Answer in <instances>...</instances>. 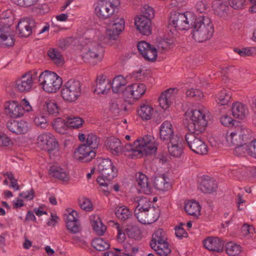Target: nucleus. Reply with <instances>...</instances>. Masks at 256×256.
<instances>
[{
  "instance_id": "1",
  "label": "nucleus",
  "mask_w": 256,
  "mask_h": 256,
  "mask_svg": "<svg viewBox=\"0 0 256 256\" xmlns=\"http://www.w3.org/2000/svg\"><path fill=\"white\" fill-rule=\"evenodd\" d=\"M190 120L186 126L189 132L185 136V140L189 148L198 154H206L208 152V146L199 136L207 126L206 115L200 110L192 111Z\"/></svg>"
},
{
  "instance_id": "2",
  "label": "nucleus",
  "mask_w": 256,
  "mask_h": 256,
  "mask_svg": "<svg viewBox=\"0 0 256 256\" xmlns=\"http://www.w3.org/2000/svg\"><path fill=\"white\" fill-rule=\"evenodd\" d=\"M97 170L100 175L96 181L101 187H104L103 192L112 190V180L117 176L118 168L110 158H99L96 160Z\"/></svg>"
},
{
  "instance_id": "3",
  "label": "nucleus",
  "mask_w": 256,
  "mask_h": 256,
  "mask_svg": "<svg viewBox=\"0 0 256 256\" xmlns=\"http://www.w3.org/2000/svg\"><path fill=\"white\" fill-rule=\"evenodd\" d=\"M191 34L193 38L198 42L210 39L214 32V26L210 19L204 15L195 18L191 24Z\"/></svg>"
},
{
  "instance_id": "4",
  "label": "nucleus",
  "mask_w": 256,
  "mask_h": 256,
  "mask_svg": "<svg viewBox=\"0 0 256 256\" xmlns=\"http://www.w3.org/2000/svg\"><path fill=\"white\" fill-rule=\"evenodd\" d=\"M122 152H138V155L148 156L154 154L157 150L154 138L150 135H146L141 139H137L132 144H128L122 147Z\"/></svg>"
},
{
  "instance_id": "5",
  "label": "nucleus",
  "mask_w": 256,
  "mask_h": 256,
  "mask_svg": "<svg viewBox=\"0 0 256 256\" xmlns=\"http://www.w3.org/2000/svg\"><path fill=\"white\" fill-rule=\"evenodd\" d=\"M40 84L48 92H55L62 85V80L56 73L49 70L42 72L38 77Z\"/></svg>"
},
{
  "instance_id": "6",
  "label": "nucleus",
  "mask_w": 256,
  "mask_h": 256,
  "mask_svg": "<svg viewBox=\"0 0 256 256\" xmlns=\"http://www.w3.org/2000/svg\"><path fill=\"white\" fill-rule=\"evenodd\" d=\"M118 0H100L97 3L94 12L96 16L100 20L110 18L118 10Z\"/></svg>"
},
{
  "instance_id": "7",
  "label": "nucleus",
  "mask_w": 256,
  "mask_h": 256,
  "mask_svg": "<svg viewBox=\"0 0 256 256\" xmlns=\"http://www.w3.org/2000/svg\"><path fill=\"white\" fill-rule=\"evenodd\" d=\"M188 12L180 13L173 11L170 13L168 28L172 32V30H184L190 28V20L188 18Z\"/></svg>"
},
{
  "instance_id": "8",
  "label": "nucleus",
  "mask_w": 256,
  "mask_h": 256,
  "mask_svg": "<svg viewBox=\"0 0 256 256\" xmlns=\"http://www.w3.org/2000/svg\"><path fill=\"white\" fill-rule=\"evenodd\" d=\"M81 84L75 80H68L61 90L62 96L68 102L76 101L81 95Z\"/></svg>"
},
{
  "instance_id": "9",
  "label": "nucleus",
  "mask_w": 256,
  "mask_h": 256,
  "mask_svg": "<svg viewBox=\"0 0 256 256\" xmlns=\"http://www.w3.org/2000/svg\"><path fill=\"white\" fill-rule=\"evenodd\" d=\"M104 52V48L100 44L92 42L88 44V50L83 56L84 62L94 66L102 61Z\"/></svg>"
},
{
  "instance_id": "10",
  "label": "nucleus",
  "mask_w": 256,
  "mask_h": 256,
  "mask_svg": "<svg viewBox=\"0 0 256 256\" xmlns=\"http://www.w3.org/2000/svg\"><path fill=\"white\" fill-rule=\"evenodd\" d=\"M38 146L48 152L50 157L54 156L58 152V144L50 134H44L38 138Z\"/></svg>"
},
{
  "instance_id": "11",
  "label": "nucleus",
  "mask_w": 256,
  "mask_h": 256,
  "mask_svg": "<svg viewBox=\"0 0 256 256\" xmlns=\"http://www.w3.org/2000/svg\"><path fill=\"white\" fill-rule=\"evenodd\" d=\"M36 31V23L30 18H24L20 20L16 27V32L20 37H28Z\"/></svg>"
},
{
  "instance_id": "12",
  "label": "nucleus",
  "mask_w": 256,
  "mask_h": 256,
  "mask_svg": "<svg viewBox=\"0 0 256 256\" xmlns=\"http://www.w3.org/2000/svg\"><path fill=\"white\" fill-rule=\"evenodd\" d=\"M109 28L106 32V36L109 40H115L124 28L125 22L123 18H112V20L108 23Z\"/></svg>"
},
{
  "instance_id": "13",
  "label": "nucleus",
  "mask_w": 256,
  "mask_h": 256,
  "mask_svg": "<svg viewBox=\"0 0 256 256\" xmlns=\"http://www.w3.org/2000/svg\"><path fill=\"white\" fill-rule=\"evenodd\" d=\"M160 214V210L158 206L151 207L150 209L136 213V218L144 224H150L156 222Z\"/></svg>"
},
{
  "instance_id": "14",
  "label": "nucleus",
  "mask_w": 256,
  "mask_h": 256,
  "mask_svg": "<svg viewBox=\"0 0 256 256\" xmlns=\"http://www.w3.org/2000/svg\"><path fill=\"white\" fill-rule=\"evenodd\" d=\"M230 134L227 133L226 138L228 144L230 146H234L242 144L244 142L243 136L246 131L242 126L237 125L230 130Z\"/></svg>"
},
{
  "instance_id": "15",
  "label": "nucleus",
  "mask_w": 256,
  "mask_h": 256,
  "mask_svg": "<svg viewBox=\"0 0 256 256\" xmlns=\"http://www.w3.org/2000/svg\"><path fill=\"white\" fill-rule=\"evenodd\" d=\"M139 52L144 59L149 62H154L157 58L156 48L145 41L139 42L137 45Z\"/></svg>"
},
{
  "instance_id": "16",
  "label": "nucleus",
  "mask_w": 256,
  "mask_h": 256,
  "mask_svg": "<svg viewBox=\"0 0 256 256\" xmlns=\"http://www.w3.org/2000/svg\"><path fill=\"white\" fill-rule=\"evenodd\" d=\"M96 152L86 144L80 145L74 151V156L80 161L88 162L96 156Z\"/></svg>"
},
{
  "instance_id": "17",
  "label": "nucleus",
  "mask_w": 256,
  "mask_h": 256,
  "mask_svg": "<svg viewBox=\"0 0 256 256\" xmlns=\"http://www.w3.org/2000/svg\"><path fill=\"white\" fill-rule=\"evenodd\" d=\"M216 180L208 176H203L198 180V190L202 192H215L218 190Z\"/></svg>"
},
{
  "instance_id": "18",
  "label": "nucleus",
  "mask_w": 256,
  "mask_h": 256,
  "mask_svg": "<svg viewBox=\"0 0 256 256\" xmlns=\"http://www.w3.org/2000/svg\"><path fill=\"white\" fill-rule=\"evenodd\" d=\"M146 87L144 84H134L124 88V94L128 98L138 100L144 96Z\"/></svg>"
},
{
  "instance_id": "19",
  "label": "nucleus",
  "mask_w": 256,
  "mask_h": 256,
  "mask_svg": "<svg viewBox=\"0 0 256 256\" xmlns=\"http://www.w3.org/2000/svg\"><path fill=\"white\" fill-rule=\"evenodd\" d=\"M16 90L20 92H27L31 91L34 88V82L30 74H24L14 84Z\"/></svg>"
},
{
  "instance_id": "20",
  "label": "nucleus",
  "mask_w": 256,
  "mask_h": 256,
  "mask_svg": "<svg viewBox=\"0 0 256 256\" xmlns=\"http://www.w3.org/2000/svg\"><path fill=\"white\" fill-rule=\"evenodd\" d=\"M67 229L72 234H77L81 231V227L78 220V214L74 210L70 212L65 220Z\"/></svg>"
},
{
  "instance_id": "21",
  "label": "nucleus",
  "mask_w": 256,
  "mask_h": 256,
  "mask_svg": "<svg viewBox=\"0 0 256 256\" xmlns=\"http://www.w3.org/2000/svg\"><path fill=\"white\" fill-rule=\"evenodd\" d=\"M168 144V150L170 156L180 158L183 154V140L179 137L172 138Z\"/></svg>"
},
{
  "instance_id": "22",
  "label": "nucleus",
  "mask_w": 256,
  "mask_h": 256,
  "mask_svg": "<svg viewBox=\"0 0 256 256\" xmlns=\"http://www.w3.org/2000/svg\"><path fill=\"white\" fill-rule=\"evenodd\" d=\"M160 137L162 140L167 143L172 141V138L178 137L174 134L173 126L169 121H165L162 124L160 130Z\"/></svg>"
},
{
  "instance_id": "23",
  "label": "nucleus",
  "mask_w": 256,
  "mask_h": 256,
  "mask_svg": "<svg viewBox=\"0 0 256 256\" xmlns=\"http://www.w3.org/2000/svg\"><path fill=\"white\" fill-rule=\"evenodd\" d=\"M204 247L207 250L215 252L222 250L224 242L218 237L209 236L203 240Z\"/></svg>"
},
{
  "instance_id": "24",
  "label": "nucleus",
  "mask_w": 256,
  "mask_h": 256,
  "mask_svg": "<svg viewBox=\"0 0 256 256\" xmlns=\"http://www.w3.org/2000/svg\"><path fill=\"white\" fill-rule=\"evenodd\" d=\"M6 112L11 118H16L24 114L23 107L16 101L7 102L4 104Z\"/></svg>"
},
{
  "instance_id": "25",
  "label": "nucleus",
  "mask_w": 256,
  "mask_h": 256,
  "mask_svg": "<svg viewBox=\"0 0 256 256\" xmlns=\"http://www.w3.org/2000/svg\"><path fill=\"white\" fill-rule=\"evenodd\" d=\"M6 126L10 131L18 134H26L28 130V124L24 120H10Z\"/></svg>"
},
{
  "instance_id": "26",
  "label": "nucleus",
  "mask_w": 256,
  "mask_h": 256,
  "mask_svg": "<svg viewBox=\"0 0 256 256\" xmlns=\"http://www.w3.org/2000/svg\"><path fill=\"white\" fill-rule=\"evenodd\" d=\"M48 174L52 177L62 182H68L70 180V176L66 171L58 165H52L48 170Z\"/></svg>"
},
{
  "instance_id": "27",
  "label": "nucleus",
  "mask_w": 256,
  "mask_h": 256,
  "mask_svg": "<svg viewBox=\"0 0 256 256\" xmlns=\"http://www.w3.org/2000/svg\"><path fill=\"white\" fill-rule=\"evenodd\" d=\"M150 23L151 20L144 16H140L135 19V25L138 30L144 36H149L151 34Z\"/></svg>"
},
{
  "instance_id": "28",
  "label": "nucleus",
  "mask_w": 256,
  "mask_h": 256,
  "mask_svg": "<svg viewBox=\"0 0 256 256\" xmlns=\"http://www.w3.org/2000/svg\"><path fill=\"white\" fill-rule=\"evenodd\" d=\"M178 90L176 88H168L162 92L158 98L160 106L164 110H166L172 104L171 100L173 98L174 93H176Z\"/></svg>"
},
{
  "instance_id": "29",
  "label": "nucleus",
  "mask_w": 256,
  "mask_h": 256,
  "mask_svg": "<svg viewBox=\"0 0 256 256\" xmlns=\"http://www.w3.org/2000/svg\"><path fill=\"white\" fill-rule=\"evenodd\" d=\"M111 89L110 80L104 76H99L96 80V88L94 92L98 94H107Z\"/></svg>"
},
{
  "instance_id": "30",
  "label": "nucleus",
  "mask_w": 256,
  "mask_h": 256,
  "mask_svg": "<svg viewBox=\"0 0 256 256\" xmlns=\"http://www.w3.org/2000/svg\"><path fill=\"white\" fill-rule=\"evenodd\" d=\"M136 184L138 192L150 191L148 183V178L142 172H138L136 174Z\"/></svg>"
},
{
  "instance_id": "31",
  "label": "nucleus",
  "mask_w": 256,
  "mask_h": 256,
  "mask_svg": "<svg viewBox=\"0 0 256 256\" xmlns=\"http://www.w3.org/2000/svg\"><path fill=\"white\" fill-rule=\"evenodd\" d=\"M166 232L162 228L156 230L152 236V239L150 242L152 248H155L157 244H162L168 243Z\"/></svg>"
},
{
  "instance_id": "32",
  "label": "nucleus",
  "mask_w": 256,
  "mask_h": 256,
  "mask_svg": "<svg viewBox=\"0 0 256 256\" xmlns=\"http://www.w3.org/2000/svg\"><path fill=\"white\" fill-rule=\"evenodd\" d=\"M168 178L165 174H158L154 177V184L155 188L160 191L165 192L171 188L170 184L166 181Z\"/></svg>"
},
{
  "instance_id": "33",
  "label": "nucleus",
  "mask_w": 256,
  "mask_h": 256,
  "mask_svg": "<svg viewBox=\"0 0 256 256\" xmlns=\"http://www.w3.org/2000/svg\"><path fill=\"white\" fill-rule=\"evenodd\" d=\"M232 114L236 118L243 119L248 114L247 106L241 102H236L232 108Z\"/></svg>"
},
{
  "instance_id": "34",
  "label": "nucleus",
  "mask_w": 256,
  "mask_h": 256,
  "mask_svg": "<svg viewBox=\"0 0 256 256\" xmlns=\"http://www.w3.org/2000/svg\"><path fill=\"white\" fill-rule=\"evenodd\" d=\"M106 145L112 152V154L118 155L122 152V148L120 140L115 137L108 138L106 142Z\"/></svg>"
},
{
  "instance_id": "35",
  "label": "nucleus",
  "mask_w": 256,
  "mask_h": 256,
  "mask_svg": "<svg viewBox=\"0 0 256 256\" xmlns=\"http://www.w3.org/2000/svg\"><path fill=\"white\" fill-rule=\"evenodd\" d=\"M201 207L195 200H189L184 206V210L188 215L196 216L200 215Z\"/></svg>"
},
{
  "instance_id": "36",
  "label": "nucleus",
  "mask_w": 256,
  "mask_h": 256,
  "mask_svg": "<svg viewBox=\"0 0 256 256\" xmlns=\"http://www.w3.org/2000/svg\"><path fill=\"white\" fill-rule=\"evenodd\" d=\"M127 81L126 78L122 75L116 76L110 82L111 88L114 93H118L123 92L124 88L126 85Z\"/></svg>"
},
{
  "instance_id": "37",
  "label": "nucleus",
  "mask_w": 256,
  "mask_h": 256,
  "mask_svg": "<svg viewBox=\"0 0 256 256\" xmlns=\"http://www.w3.org/2000/svg\"><path fill=\"white\" fill-rule=\"evenodd\" d=\"M90 220V224L96 234L98 236L103 235L106 230V227L102 224L100 217L98 216H91Z\"/></svg>"
},
{
  "instance_id": "38",
  "label": "nucleus",
  "mask_w": 256,
  "mask_h": 256,
  "mask_svg": "<svg viewBox=\"0 0 256 256\" xmlns=\"http://www.w3.org/2000/svg\"><path fill=\"white\" fill-rule=\"evenodd\" d=\"M154 204H152V202L150 200L146 198L142 197L138 202V204L134 211V214L136 218V213L138 212H144V211L148 209L153 207Z\"/></svg>"
},
{
  "instance_id": "39",
  "label": "nucleus",
  "mask_w": 256,
  "mask_h": 256,
  "mask_svg": "<svg viewBox=\"0 0 256 256\" xmlns=\"http://www.w3.org/2000/svg\"><path fill=\"white\" fill-rule=\"evenodd\" d=\"M15 40L14 36L9 34L8 32H2L0 36V47L8 48L14 45Z\"/></svg>"
},
{
  "instance_id": "40",
  "label": "nucleus",
  "mask_w": 256,
  "mask_h": 256,
  "mask_svg": "<svg viewBox=\"0 0 256 256\" xmlns=\"http://www.w3.org/2000/svg\"><path fill=\"white\" fill-rule=\"evenodd\" d=\"M114 214L118 219L122 221H125L132 215L129 209L124 206H116L114 208Z\"/></svg>"
},
{
  "instance_id": "41",
  "label": "nucleus",
  "mask_w": 256,
  "mask_h": 256,
  "mask_svg": "<svg viewBox=\"0 0 256 256\" xmlns=\"http://www.w3.org/2000/svg\"><path fill=\"white\" fill-rule=\"evenodd\" d=\"M43 110L46 111L49 114L56 116L59 113L60 108L55 101L47 100L43 105Z\"/></svg>"
},
{
  "instance_id": "42",
  "label": "nucleus",
  "mask_w": 256,
  "mask_h": 256,
  "mask_svg": "<svg viewBox=\"0 0 256 256\" xmlns=\"http://www.w3.org/2000/svg\"><path fill=\"white\" fill-rule=\"evenodd\" d=\"M153 111V108L150 106L144 104L138 109V114L142 120H148L152 118Z\"/></svg>"
},
{
  "instance_id": "43",
  "label": "nucleus",
  "mask_w": 256,
  "mask_h": 256,
  "mask_svg": "<svg viewBox=\"0 0 256 256\" xmlns=\"http://www.w3.org/2000/svg\"><path fill=\"white\" fill-rule=\"evenodd\" d=\"M91 244L94 248L98 251H104L110 247V244L100 238L94 239Z\"/></svg>"
},
{
  "instance_id": "44",
  "label": "nucleus",
  "mask_w": 256,
  "mask_h": 256,
  "mask_svg": "<svg viewBox=\"0 0 256 256\" xmlns=\"http://www.w3.org/2000/svg\"><path fill=\"white\" fill-rule=\"evenodd\" d=\"M233 150V154L238 157L245 156L246 154L250 156V149L249 144L242 143V144L234 146Z\"/></svg>"
},
{
  "instance_id": "45",
  "label": "nucleus",
  "mask_w": 256,
  "mask_h": 256,
  "mask_svg": "<svg viewBox=\"0 0 256 256\" xmlns=\"http://www.w3.org/2000/svg\"><path fill=\"white\" fill-rule=\"evenodd\" d=\"M231 92L226 90H222L216 95V102L221 106L228 104L231 98Z\"/></svg>"
},
{
  "instance_id": "46",
  "label": "nucleus",
  "mask_w": 256,
  "mask_h": 256,
  "mask_svg": "<svg viewBox=\"0 0 256 256\" xmlns=\"http://www.w3.org/2000/svg\"><path fill=\"white\" fill-rule=\"evenodd\" d=\"M242 248L239 244L230 242H228L225 246L226 254L230 256H235L240 254Z\"/></svg>"
},
{
  "instance_id": "47",
  "label": "nucleus",
  "mask_w": 256,
  "mask_h": 256,
  "mask_svg": "<svg viewBox=\"0 0 256 256\" xmlns=\"http://www.w3.org/2000/svg\"><path fill=\"white\" fill-rule=\"evenodd\" d=\"M52 126L59 133L64 132L66 130L67 127H68L67 120H64L62 118H56L52 124Z\"/></svg>"
},
{
  "instance_id": "48",
  "label": "nucleus",
  "mask_w": 256,
  "mask_h": 256,
  "mask_svg": "<svg viewBox=\"0 0 256 256\" xmlns=\"http://www.w3.org/2000/svg\"><path fill=\"white\" fill-rule=\"evenodd\" d=\"M84 121L80 117L70 116L67 118V124L70 128H78L82 126Z\"/></svg>"
},
{
  "instance_id": "49",
  "label": "nucleus",
  "mask_w": 256,
  "mask_h": 256,
  "mask_svg": "<svg viewBox=\"0 0 256 256\" xmlns=\"http://www.w3.org/2000/svg\"><path fill=\"white\" fill-rule=\"evenodd\" d=\"M152 249L160 256H166L171 252V250L168 248V243L157 244L156 247Z\"/></svg>"
},
{
  "instance_id": "50",
  "label": "nucleus",
  "mask_w": 256,
  "mask_h": 256,
  "mask_svg": "<svg viewBox=\"0 0 256 256\" xmlns=\"http://www.w3.org/2000/svg\"><path fill=\"white\" fill-rule=\"evenodd\" d=\"M220 121L222 125L228 127H231V128H234L237 125H240L238 122L232 120L231 117L226 114L221 116Z\"/></svg>"
},
{
  "instance_id": "51",
  "label": "nucleus",
  "mask_w": 256,
  "mask_h": 256,
  "mask_svg": "<svg viewBox=\"0 0 256 256\" xmlns=\"http://www.w3.org/2000/svg\"><path fill=\"white\" fill-rule=\"evenodd\" d=\"M48 56L56 64H60L62 62V54L58 50L54 48H50L48 50Z\"/></svg>"
},
{
  "instance_id": "52",
  "label": "nucleus",
  "mask_w": 256,
  "mask_h": 256,
  "mask_svg": "<svg viewBox=\"0 0 256 256\" xmlns=\"http://www.w3.org/2000/svg\"><path fill=\"white\" fill-rule=\"evenodd\" d=\"M86 142V144L95 150L99 144L100 139L96 134L90 133L88 134Z\"/></svg>"
},
{
  "instance_id": "53",
  "label": "nucleus",
  "mask_w": 256,
  "mask_h": 256,
  "mask_svg": "<svg viewBox=\"0 0 256 256\" xmlns=\"http://www.w3.org/2000/svg\"><path fill=\"white\" fill-rule=\"evenodd\" d=\"M78 202L80 208L86 211L89 212L92 209V204L91 201L85 196L79 198Z\"/></svg>"
},
{
  "instance_id": "54",
  "label": "nucleus",
  "mask_w": 256,
  "mask_h": 256,
  "mask_svg": "<svg viewBox=\"0 0 256 256\" xmlns=\"http://www.w3.org/2000/svg\"><path fill=\"white\" fill-rule=\"evenodd\" d=\"M34 122L37 126L43 128L48 126L46 116L40 113L34 117Z\"/></svg>"
},
{
  "instance_id": "55",
  "label": "nucleus",
  "mask_w": 256,
  "mask_h": 256,
  "mask_svg": "<svg viewBox=\"0 0 256 256\" xmlns=\"http://www.w3.org/2000/svg\"><path fill=\"white\" fill-rule=\"evenodd\" d=\"M141 12L142 14L140 15L141 16L148 18L150 20L154 17V8L148 4H144L142 8Z\"/></svg>"
},
{
  "instance_id": "56",
  "label": "nucleus",
  "mask_w": 256,
  "mask_h": 256,
  "mask_svg": "<svg viewBox=\"0 0 256 256\" xmlns=\"http://www.w3.org/2000/svg\"><path fill=\"white\" fill-rule=\"evenodd\" d=\"M126 234L130 238L139 240L140 236V230L138 227H132L126 230Z\"/></svg>"
},
{
  "instance_id": "57",
  "label": "nucleus",
  "mask_w": 256,
  "mask_h": 256,
  "mask_svg": "<svg viewBox=\"0 0 256 256\" xmlns=\"http://www.w3.org/2000/svg\"><path fill=\"white\" fill-rule=\"evenodd\" d=\"M188 97L194 98L197 100H200L203 97L202 92L198 89L192 88L186 92Z\"/></svg>"
},
{
  "instance_id": "58",
  "label": "nucleus",
  "mask_w": 256,
  "mask_h": 256,
  "mask_svg": "<svg viewBox=\"0 0 256 256\" xmlns=\"http://www.w3.org/2000/svg\"><path fill=\"white\" fill-rule=\"evenodd\" d=\"M72 38L67 37L60 39L58 42V46L62 50H66L72 44Z\"/></svg>"
},
{
  "instance_id": "59",
  "label": "nucleus",
  "mask_w": 256,
  "mask_h": 256,
  "mask_svg": "<svg viewBox=\"0 0 256 256\" xmlns=\"http://www.w3.org/2000/svg\"><path fill=\"white\" fill-rule=\"evenodd\" d=\"M184 224L180 223L179 226L175 228V234L176 237L182 239L183 238H187L188 234L186 230L182 227Z\"/></svg>"
},
{
  "instance_id": "60",
  "label": "nucleus",
  "mask_w": 256,
  "mask_h": 256,
  "mask_svg": "<svg viewBox=\"0 0 256 256\" xmlns=\"http://www.w3.org/2000/svg\"><path fill=\"white\" fill-rule=\"evenodd\" d=\"M230 5L234 9L242 8L247 4L246 0H228Z\"/></svg>"
},
{
  "instance_id": "61",
  "label": "nucleus",
  "mask_w": 256,
  "mask_h": 256,
  "mask_svg": "<svg viewBox=\"0 0 256 256\" xmlns=\"http://www.w3.org/2000/svg\"><path fill=\"white\" fill-rule=\"evenodd\" d=\"M14 4L21 6H30L35 4L38 0H12Z\"/></svg>"
},
{
  "instance_id": "62",
  "label": "nucleus",
  "mask_w": 256,
  "mask_h": 256,
  "mask_svg": "<svg viewBox=\"0 0 256 256\" xmlns=\"http://www.w3.org/2000/svg\"><path fill=\"white\" fill-rule=\"evenodd\" d=\"M234 51L237 52L241 56H250L252 54V49L248 48H244L242 50L238 48H235Z\"/></svg>"
},
{
  "instance_id": "63",
  "label": "nucleus",
  "mask_w": 256,
  "mask_h": 256,
  "mask_svg": "<svg viewBox=\"0 0 256 256\" xmlns=\"http://www.w3.org/2000/svg\"><path fill=\"white\" fill-rule=\"evenodd\" d=\"M116 228L118 230V240L120 242H122L126 238L125 234L124 232H123L120 226L118 224H116Z\"/></svg>"
},
{
  "instance_id": "64",
  "label": "nucleus",
  "mask_w": 256,
  "mask_h": 256,
  "mask_svg": "<svg viewBox=\"0 0 256 256\" xmlns=\"http://www.w3.org/2000/svg\"><path fill=\"white\" fill-rule=\"evenodd\" d=\"M250 156L256 158V138L254 139L249 144Z\"/></svg>"
}]
</instances>
